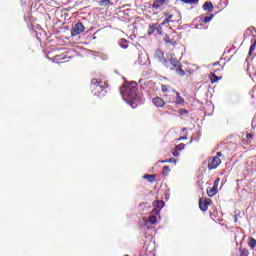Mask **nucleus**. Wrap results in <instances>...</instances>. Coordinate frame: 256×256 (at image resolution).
<instances>
[{"label":"nucleus","instance_id":"obj_4","mask_svg":"<svg viewBox=\"0 0 256 256\" xmlns=\"http://www.w3.org/2000/svg\"><path fill=\"white\" fill-rule=\"evenodd\" d=\"M221 157H223V153L217 152V156H211L208 158V169L209 171H213V169H217L221 165Z\"/></svg>","mask_w":256,"mask_h":256},{"label":"nucleus","instance_id":"obj_33","mask_svg":"<svg viewBox=\"0 0 256 256\" xmlns=\"http://www.w3.org/2000/svg\"><path fill=\"white\" fill-rule=\"evenodd\" d=\"M178 112L180 115H185V113H188L184 108H181Z\"/></svg>","mask_w":256,"mask_h":256},{"label":"nucleus","instance_id":"obj_14","mask_svg":"<svg viewBox=\"0 0 256 256\" xmlns=\"http://www.w3.org/2000/svg\"><path fill=\"white\" fill-rule=\"evenodd\" d=\"M202 7L204 11H209V13H213V3L211 1H206Z\"/></svg>","mask_w":256,"mask_h":256},{"label":"nucleus","instance_id":"obj_35","mask_svg":"<svg viewBox=\"0 0 256 256\" xmlns=\"http://www.w3.org/2000/svg\"><path fill=\"white\" fill-rule=\"evenodd\" d=\"M246 139H253V134L247 133L246 134Z\"/></svg>","mask_w":256,"mask_h":256},{"label":"nucleus","instance_id":"obj_5","mask_svg":"<svg viewBox=\"0 0 256 256\" xmlns=\"http://www.w3.org/2000/svg\"><path fill=\"white\" fill-rule=\"evenodd\" d=\"M85 31V26L81 22H77L71 30L72 37H77V35H81Z\"/></svg>","mask_w":256,"mask_h":256},{"label":"nucleus","instance_id":"obj_23","mask_svg":"<svg viewBox=\"0 0 256 256\" xmlns=\"http://www.w3.org/2000/svg\"><path fill=\"white\" fill-rule=\"evenodd\" d=\"M170 172H171V168H169V166H164L162 170V176L167 177V175H169Z\"/></svg>","mask_w":256,"mask_h":256},{"label":"nucleus","instance_id":"obj_10","mask_svg":"<svg viewBox=\"0 0 256 256\" xmlns=\"http://www.w3.org/2000/svg\"><path fill=\"white\" fill-rule=\"evenodd\" d=\"M154 59L158 61V63H165V54L161 50H156L154 53Z\"/></svg>","mask_w":256,"mask_h":256},{"label":"nucleus","instance_id":"obj_22","mask_svg":"<svg viewBox=\"0 0 256 256\" xmlns=\"http://www.w3.org/2000/svg\"><path fill=\"white\" fill-rule=\"evenodd\" d=\"M209 79H210L211 83H217V81H220L221 77L216 76L215 74H211L209 76Z\"/></svg>","mask_w":256,"mask_h":256},{"label":"nucleus","instance_id":"obj_2","mask_svg":"<svg viewBox=\"0 0 256 256\" xmlns=\"http://www.w3.org/2000/svg\"><path fill=\"white\" fill-rule=\"evenodd\" d=\"M107 87L108 85L104 81L97 80L95 78L91 80L90 89L93 95L96 97H104V95L107 93V90H105Z\"/></svg>","mask_w":256,"mask_h":256},{"label":"nucleus","instance_id":"obj_3","mask_svg":"<svg viewBox=\"0 0 256 256\" xmlns=\"http://www.w3.org/2000/svg\"><path fill=\"white\" fill-rule=\"evenodd\" d=\"M164 67L169 69V71H176L180 77H185V71L181 67V62L179 60L172 58L164 61Z\"/></svg>","mask_w":256,"mask_h":256},{"label":"nucleus","instance_id":"obj_13","mask_svg":"<svg viewBox=\"0 0 256 256\" xmlns=\"http://www.w3.org/2000/svg\"><path fill=\"white\" fill-rule=\"evenodd\" d=\"M167 3H169V0H155L152 7L154 9H161V7H163V5H167Z\"/></svg>","mask_w":256,"mask_h":256},{"label":"nucleus","instance_id":"obj_30","mask_svg":"<svg viewBox=\"0 0 256 256\" xmlns=\"http://www.w3.org/2000/svg\"><path fill=\"white\" fill-rule=\"evenodd\" d=\"M161 91L162 93H167V91H169V86L162 84L161 85Z\"/></svg>","mask_w":256,"mask_h":256},{"label":"nucleus","instance_id":"obj_12","mask_svg":"<svg viewBox=\"0 0 256 256\" xmlns=\"http://www.w3.org/2000/svg\"><path fill=\"white\" fill-rule=\"evenodd\" d=\"M153 205H154V209L152 211H154V213L160 214L161 208L165 207V202L158 200V201H154Z\"/></svg>","mask_w":256,"mask_h":256},{"label":"nucleus","instance_id":"obj_1","mask_svg":"<svg viewBox=\"0 0 256 256\" xmlns=\"http://www.w3.org/2000/svg\"><path fill=\"white\" fill-rule=\"evenodd\" d=\"M123 95L124 97H126L130 105H135V102L137 101V82H131L130 84H126L124 86Z\"/></svg>","mask_w":256,"mask_h":256},{"label":"nucleus","instance_id":"obj_25","mask_svg":"<svg viewBox=\"0 0 256 256\" xmlns=\"http://www.w3.org/2000/svg\"><path fill=\"white\" fill-rule=\"evenodd\" d=\"M109 3H111V0H101L98 2L100 7H107V5H109Z\"/></svg>","mask_w":256,"mask_h":256},{"label":"nucleus","instance_id":"obj_24","mask_svg":"<svg viewBox=\"0 0 256 256\" xmlns=\"http://www.w3.org/2000/svg\"><path fill=\"white\" fill-rule=\"evenodd\" d=\"M248 245H249L250 248L255 249V247H256V239L255 238H250L249 242H248Z\"/></svg>","mask_w":256,"mask_h":256},{"label":"nucleus","instance_id":"obj_8","mask_svg":"<svg viewBox=\"0 0 256 256\" xmlns=\"http://www.w3.org/2000/svg\"><path fill=\"white\" fill-rule=\"evenodd\" d=\"M165 19L162 21V25H167L169 23H178L179 20L175 19V15L171 13H165L164 14Z\"/></svg>","mask_w":256,"mask_h":256},{"label":"nucleus","instance_id":"obj_11","mask_svg":"<svg viewBox=\"0 0 256 256\" xmlns=\"http://www.w3.org/2000/svg\"><path fill=\"white\" fill-rule=\"evenodd\" d=\"M152 103L153 105H155V107H160L163 108L165 107V100H163V98L156 96L152 99Z\"/></svg>","mask_w":256,"mask_h":256},{"label":"nucleus","instance_id":"obj_18","mask_svg":"<svg viewBox=\"0 0 256 256\" xmlns=\"http://www.w3.org/2000/svg\"><path fill=\"white\" fill-rule=\"evenodd\" d=\"M175 103H176V105H183L185 103V99H183V97H181V94H179V92H176Z\"/></svg>","mask_w":256,"mask_h":256},{"label":"nucleus","instance_id":"obj_6","mask_svg":"<svg viewBox=\"0 0 256 256\" xmlns=\"http://www.w3.org/2000/svg\"><path fill=\"white\" fill-rule=\"evenodd\" d=\"M175 32H172L171 35L165 34L163 41L166 45H172V47H177V40L174 38Z\"/></svg>","mask_w":256,"mask_h":256},{"label":"nucleus","instance_id":"obj_7","mask_svg":"<svg viewBox=\"0 0 256 256\" xmlns=\"http://www.w3.org/2000/svg\"><path fill=\"white\" fill-rule=\"evenodd\" d=\"M211 203H213V201L211 199H205L203 200V198H200L199 200V208H200V211H207L209 209V205H211Z\"/></svg>","mask_w":256,"mask_h":256},{"label":"nucleus","instance_id":"obj_31","mask_svg":"<svg viewBox=\"0 0 256 256\" xmlns=\"http://www.w3.org/2000/svg\"><path fill=\"white\" fill-rule=\"evenodd\" d=\"M172 155L173 157H179V150L177 148L172 149Z\"/></svg>","mask_w":256,"mask_h":256},{"label":"nucleus","instance_id":"obj_19","mask_svg":"<svg viewBox=\"0 0 256 256\" xmlns=\"http://www.w3.org/2000/svg\"><path fill=\"white\" fill-rule=\"evenodd\" d=\"M215 17V14H210L209 16L202 17L200 19L201 23L207 24L209 23L213 18Z\"/></svg>","mask_w":256,"mask_h":256},{"label":"nucleus","instance_id":"obj_20","mask_svg":"<svg viewBox=\"0 0 256 256\" xmlns=\"http://www.w3.org/2000/svg\"><path fill=\"white\" fill-rule=\"evenodd\" d=\"M163 25H165L163 24V22L160 24L157 23V28H156L157 35H163Z\"/></svg>","mask_w":256,"mask_h":256},{"label":"nucleus","instance_id":"obj_28","mask_svg":"<svg viewBox=\"0 0 256 256\" xmlns=\"http://www.w3.org/2000/svg\"><path fill=\"white\" fill-rule=\"evenodd\" d=\"M221 181V178H216L214 183H213V186L212 188L214 189H218L219 188V182Z\"/></svg>","mask_w":256,"mask_h":256},{"label":"nucleus","instance_id":"obj_27","mask_svg":"<svg viewBox=\"0 0 256 256\" xmlns=\"http://www.w3.org/2000/svg\"><path fill=\"white\" fill-rule=\"evenodd\" d=\"M255 47H256V42H254V43L250 46V49H249V52H248V57H251V55H253V51H255Z\"/></svg>","mask_w":256,"mask_h":256},{"label":"nucleus","instance_id":"obj_9","mask_svg":"<svg viewBox=\"0 0 256 256\" xmlns=\"http://www.w3.org/2000/svg\"><path fill=\"white\" fill-rule=\"evenodd\" d=\"M157 217H159V213H154L152 210L149 217L145 218V222L150 223V225H157Z\"/></svg>","mask_w":256,"mask_h":256},{"label":"nucleus","instance_id":"obj_34","mask_svg":"<svg viewBox=\"0 0 256 256\" xmlns=\"http://www.w3.org/2000/svg\"><path fill=\"white\" fill-rule=\"evenodd\" d=\"M167 162L168 163H177V160H175V158H170V159H167Z\"/></svg>","mask_w":256,"mask_h":256},{"label":"nucleus","instance_id":"obj_29","mask_svg":"<svg viewBox=\"0 0 256 256\" xmlns=\"http://www.w3.org/2000/svg\"><path fill=\"white\" fill-rule=\"evenodd\" d=\"M175 149L178 150V151H183L185 149V144L180 143V144L175 146Z\"/></svg>","mask_w":256,"mask_h":256},{"label":"nucleus","instance_id":"obj_26","mask_svg":"<svg viewBox=\"0 0 256 256\" xmlns=\"http://www.w3.org/2000/svg\"><path fill=\"white\" fill-rule=\"evenodd\" d=\"M239 256H249V250H247L246 248H240Z\"/></svg>","mask_w":256,"mask_h":256},{"label":"nucleus","instance_id":"obj_32","mask_svg":"<svg viewBox=\"0 0 256 256\" xmlns=\"http://www.w3.org/2000/svg\"><path fill=\"white\" fill-rule=\"evenodd\" d=\"M186 73H189V75H193V73H195V70L188 68L186 69Z\"/></svg>","mask_w":256,"mask_h":256},{"label":"nucleus","instance_id":"obj_16","mask_svg":"<svg viewBox=\"0 0 256 256\" xmlns=\"http://www.w3.org/2000/svg\"><path fill=\"white\" fill-rule=\"evenodd\" d=\"M216 193H219V189H216V188H213V187L207 189L208 197H215Z\"/></svg>","mask_w":256,"mask_h":256},{"label":"nucleus","instance_id":"obj_37","mask_svg":"<svg viewBox=\"0 0 256 256\" xmlns=\"http://www.w3.org/2000/svg\"><path fill=\"white\" fill-rule=\"evenodd\" d=\"M122 48H123V49H127V45H125V44L122 45Z\"/></svg>","mask_w":256,"mask_h":256},{"label":"nucleus","instance_id":"obj_38","mask_svg":"<svg viewBox=\"0 0 256 256\" xmlns=\"http://www.w3.org/2000/svg\"><path fill=\"white\" fill-rule=\"evenodd\" d=\"M180 139H187V136H184L183 138H180Z\"/></svg>","mask_w":256,"mask_h":256},{"label":"nucleus","instance_id":"obj_36","mask_svg":"<svg viewBox=\"0 0 256 256\" xmlns=\"http://www.w3.org/2000/svg\"><path fill=\"white\" fill-rule=\"evenodd\" d=\"M160 163H169V162H168L167 159H166V160L160 161Z\"/></svg>","mask_w":256,"mask_h":256},{"label":"nucleus","instance_id":"obj_15","mask_svg":"<svg viewBox=\"0 0 256 256\" xmlns=\"http://www.w3.org/2000/svg\"><path fill=\"white\" fill-rule=\"evenodd\" d=\"M143 179H147L149 183H155L157 181V175L155 174H145L143 176Z\"/></svg>","mask_w":256,"mask_h":256},{"label":"nucleus","instance_id":"obj_17","mask_svg":"<svg viewBox=\"0 0 256 256\" xmlns=\"http://www.w3.org/2000/svg\"><path fill=\"white\" fill-rule=\"evenodd\" d=\"M155 31H157V23H153V24L149 25L148 35L149 36L153 35V33H155Z\"/></svg>","mask_w":256,"mask_h":256},{"label":"nucleus","instance_id":"obj_21","mask_svg":"<svg viewBox=\"0 0 256 256\" xmlns=\"http://www.w3.org/2000/svg\"><path fill=\"white\" fill-rule=\"evenodd\" d=\"M182 3H185L186 5H197L199 3V0H180Z\"/></svg>","mask_w":256,"mask_h":256}]
</instances>
